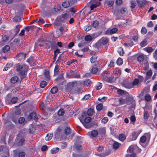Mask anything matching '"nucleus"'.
I'll return each instance as SVG.
<instances>
[{"label":"nucleus","mask_w":157,"mask_h":157,"mask_svg":"<svg viewBox=\"0 0 157 157\" xmlns=\"http://www.w3.org/2000/svg\"><path fill=\"white\" fill-rule=\"evenodd\" d=\"M117 31L116 28H113L110 29L108 30L106 32V34L108 35H111L116 33Z\"/></svg>","instance_id":"14"},{"label":"nucleus","mask_w":157,"mask_h":157,"mask_svg":"<svg viewBox=\"0 0 157 157\" xmlns=\"http://www.w3.org/2000/svg\"><path fill=\"white\" fill-rule=\"evenodd\" d=\"M145 99L147 101H148L151 99V97L149 94H146L145 96Z\"/></svg>","instance_id":"57"},{"label":"nucleus","mask_w":157,"mask_h":157,"mask_svg":"<svg viewBox=\"0 0 157 157\" xmlns=\"http://www.w3.org/2000/svg\"><path fill=\"white\" fill-rule=\"evenodd\" d=\"M59 149L58 147L53 148L51 150V152L52 154H55L59 151Z\"/></svg>","instance_id":"41"},{"label":"nucleus","mask_w":157,"mask_h":157,"mask_svg":"<svg viewBox=\"0 0 157 157\" xmlns=\"http://www.w3.org/2000/svg\"><path fill=\"white\" fill-rule=\"evenodd\" d=\"M141 32L143 34H145L147 32L146 28L145 27H143L142 28Z\"/></svg>","instance_id":"52"},{"label":"nucleus","mask_w":157,"mask_h":157,"mask_svg":"<svg viewBox=\"0 0 157 157\" xmlns=\"http://www.w3.org/2000/svg\"><path fill=\"white\" fill-rule=\"evenodd\" d=\"M126 139L125 136L124 134H121L119 135V140L122 141H123Z\"/></svg>","instance_id":"34"},{"label":"nucleus","mask_w":157,"mask_h":157,"mask_svg":"<svg viewBox=\"0 0 157 157\" xmlns=\"http://www.w3.org/2000/svg\"><path fill=\"white\" fill-rule=\"evenodd\" d=\"M54 135L56 139L61 140L66 138V136L65 135L63 132H62L61 131L60 129H58L57 131L55 133Z\"/></svg>","instance_id":"1"},{"label":"nucleus","mask_w":157,"mask_h":157,"mask_svg":"<svg viewBox=\"0 0 157 157\" xmlns=\"http://www.w3.org/2000/svg\"><path fill=\"white\" fill-rule=\"evenodd\" d=\"M103 108V105L102 104L100 103L97 105L96 106L97 109L98 111L101 110Z\"/></svg>","instance_id":"45"},{"label":"nucleus","mask_w":157,"mask_h":157,"mask_svg":"<svg viewBox=\"0 0 157 157\" xmlns=\"http://www.w3.org/2000/svg\"><path fill=\"white\" fill-rule=\"evenodd\" d=\"M92 37L90 35H87L85 36V40L86 41H89L91 40Z\"/></svg>","instance_id":"47"},{"label":"nucleus","mask_w":157,"mask_h":157,"mask_svg":"<svg viewBox=\"0 0 157 157\" xmlns=\"http://www.w3.org/2000/svg\"><path fill=\"white\" fill-rule=\"evenodd\" d=\"M118 52L120 56H122L124 53L123 48L120 47H119L118 49Z\"/></svg>","instance_id":"32"},{"label":"nucleus","mask_w":157,"mask_h":157,"mask_svg":"<svg viewBox=\"0 0 157 157\" xmlns=\"http://www.w3.org/2000/svg\"><path fill=\"white\" fill-rule=\"evenodd\" d=\"M136 1L138 4L139 6L141 7H142L144 5L146 4L147 2L145 0H136Z\"/></svg>","instance_id":"13"},{"label":"nucleus","mask_w":157,"mask_h":157,"mask_svg":"<svg viewBox=\"0 0 157 157\" xmlns=\"http://www.w3.org/2000/svg\"><path fill=\"white\" fill-rule=\"evenodd\" d=\"M47 85L46 82L44 81H42L40 83V87L41 88H44Z\"/></svg>","instance_id":"48"},{"label":"nucleus","mask_w":157,"mask_h":157,"mask_svg":"<svg viewBox=\"0 0 157 157\" xmlns=\"http://www.w3.org/2000/svg\"><path fill=\"white\" fill-rule=\"evenodd\" d=\"M87 115L85 111L82 112L81 113V117H79V119L82 123H83V119L86 117Z\"/></svg>","instance_id":"15"},{"label":"nucleus","mask_w":157,"mask_h":157,"mask_svg":"<svg viewBox=\"0 0 157 157\" xmlns=\"http://www.w3.org/2000/svg\"><path fill=\"white\" fill-rule=\"evenodd\" d=\"M44 75L45 76V79L48 80L49 78L50 75L49 72V71L47 70H45Z\"/></svg>","instance_id":"22"},{"label":"nucleus","mask_w":157,"mask_h":157,"mask_svg":"<svg viewBox=\"0 0 157 157\" xmlns=\"http://www.w3.org/2000/svg\"><path fill=\"white\" fill-rule=\"evenodd\" d=\"M54 10L56 12L61 11V7L59 5H57L55 6L54 8Z\"/></svg>","instance_id":"25"},{"label":"nucleus","mask_w":157,"mask_h":157,"mask_svg":"<svg viewBox=\"0 0 157 157\" xmlns=\"http://www.w3.org/2000/svg\"><path fill=\"white\" fill-rule=\"evenodd\" d=\"M58 89L57 87H53L51 90V92L52 94H54L56 93L58 91Z\"/></svg>","instance_id":"35"},{"label":"nucleus","mask_w":157,"mask_h":157,"mask_svg":"<svg viewBox=\"0 0 157 157\" xmlns=\"http://www.w3.org/2000/svg\"><path fill=\"white\" fill-rule=\"evenodd\" d=\"M13 20L15 22H18L21 21V18L19 16H16L13 18Z\"/></svg>","instance_id":"27"},{"label":"nucleus","mask_w":157,"mask_h":157,"mask_svg":"<svg viewBox=\"0 0 157 157\" xmlns=\"http://www.w3.org/2000/svg\"><path fill=\"white\" fill-rule=\"evenodd\" d=\"M102 87L101 83L98 82L97 85L95 86V88L97 90H99L101 89Z\"/></svg>","instance_id":"50"},{"label":"nucleus","mask_w":157,"mask_h":157,"mask_svg":"<svg viewBox=\"0 0 157 157\" xmlns=\"http://www.w3.org/2000/svg\"><path fill=\"white\" fill-rule=\"evenodd\" d=\"M18 80V78L17 76H13L10 79V82L12 84L16 83Z\"/></svg>","instance_id":"19"},{"label":"nucleus","mask_w":157,"mask_h":157,"mask_svg":"<svg viewBox=\"0 0 157 157\" xmlns=\"http://www.w3.org/2000/svg\"><path fill=\"white\" fill-rule=\"evenodd\" d=\"M136 154L133 153L132 154H128L126 155V157H136Z\"/></svg>","instance_id":"64"},{"label":"nucleus","mask_w":157,"mask_h":157,"mask_svg":"<svg viewBox=\"0 0 157 157\" xmlns=\"http://www.w3.org/2000/svg\"><path fill=\"white\" fill-rule=\"evenodd\" d=\"M98 133V131L96 130H93L91 132H89L88 134L90 135L91 138L96 137Z\"/></svg>","instance_id":"9"},{"label":"nucleus","mask_w":157,"mask_h":157,"mask_svg":"<svg viewBox=\"0 0 157 157\" xmlns=\"http://www.w3.org/2000/svg\"><path fill=\"white\" fill-rule=\"evenodd\" d=\"M144 55H140L137 57V60L139 62H142L144 59Z\"/></svg>","instance_id":"24"},{"label":"nucleus","mask_w":157,"mask_h":157,"mask_svg":"<svg viewBox=\"0 0 157 157\" xmlns=\"http://www.w3.org/2000/svg\"><path fill=\"white\" fill-rule=\"evenodd\" d=\"M10 49V47L8 45H6L2 49V51L4 52H7Z\"/></svg>","instance_id":"42"},{"label":"nucleus","mask_w":157,"mask_h":157,"mask_svg":"<svg viewBox=\"0 0 157 157\" xmlns=\"http://www.w3.org/2000/svg\"><path fill=\"white\" fill-rule=\"evenodd\" d=\"M28 119L29 120L33 119L35 121H37L38 120L37 117H36V114L35 113H30Z\"/></svg>","instance_id":"7"},{"label":"nucleus","mask_w":157,"mask_h":157,"mask_svg":"<svg viewBox=\"0 0 157 157\" xmlns=\"http://www.w3.org/2000/svg\"><path fill=\"white\" fill-rule=\"evenodd\" d=\"M64 113V110L63 109H60L58 112V115L59 116H63Z\"/></svg>","instance_id":"36"},{"label":"nucleus","mask_w":157,"mask_h":157,"mask_svg":"<svg viewBox=\"0 0 157 157\" xmlns=\"http://www.w3.org/2000/svg\"><path fill=\"white\" fill-rule=\"evenodd\" d=\"M16 142H18L19 145H23L25 141V140L22 137H18L16 139Z\"/></svg>","instance_id":"8"},{"label":"nucleus","mask_w":157,"mask_h":157,"mask_svg":"<svg viewBox=\"0 0 157 157\" xmlns=\"http://www.w3.org/2000/svg\"><path fill=\"white\" fill-rule=\"evenodd\" d=\"M70 4L68 2H64L62 4L63 7L67 8L70 6Z\"/></svg>","instance_id":"30"},{"label":"nucleus","mask_w":157,"mask_h":157,"mask_svg":"<svg viewBox=\"0 0 157 157\" xmlns=\"http://www.w3.org/2000/svg\"><path fill=\"white\" fill-rule=\"evenodd\" d=\"M133 98L132 97L128 96L126 97V98H125L126 103L128 104L129 102H130L132 100Z\"/></svg>","instance_id":"38"},{"label":"nucleus","mask_w":157,"mask_h":157,"mask_svg":"<svg viewBox=\"0 0 157 157\" xmlns=\"http://www.w3.org/2000/svg\"><path fill=\"white\" fill-rule=\"evenodd\" d=\"M71 132V130L69 127H67L64 129V134L66 136L70 134Z\"/></svg>","instance_id":"21"},{"label":"nucleus","mask_w":157,"mask_h":157,"mask_svg":"<svg viewBox=\"0 0 157 157\" xmlns=\"http://www.w3.org/2000/svg\"><path fill=\"white\" fill-rule=\"evenodd\" d=\"M94 110L93 109H88L86 114L88 116H92L94 113Z\"/></svg>","instance_id":"28"},{"label":"nucleus","mask_w":157,"mask_h":157,"mask_svg":"<svg viewBox=\"0 0 157 157\" xmlns=\"http://www.w3.org/2000/svg\"><path fill=\"white\" fill-rule=\"evenodd\" d=\"M98 71V68L96 67H94L92 68L91 72L93 74H96Z\"/></svg>","instance_id":"56"},{"label":"nucleus","mask_w":157,"mask_h":157,"mask_svg":"<svg viewBox=\"0 0 157 157\" xmlns=\"http://www.w3.org/2000/svg\"><path fill=\"white\" fill-rule=\"evenodd\" d=\"M119 102L121 105L126 103L125 99H124L122 98H119Z\"/></svg>","instance_id":"37"},{"label":"nucleus","mask_w":157,"mask_h":157,"mask_svg":"<svg viewBox=\"0 0 157 157\" xmlns=\"http://www.w3.org/2000/svg\"><path fill=\"white\" fill-rule=\"evenodd\" d=\"M17 97H14L12 98L11 100V102L12 104L16 103L17 101Z\"/></svg>","instance_id":"60"},{"label":"nucleus","mask_w":157,"mask_h":157,"mask_svg":"<svg viewBox=\"0 0 157 157\" xmlns=\"http://www.w3.org/2000/svg\"><path fill=\"white\" fill-rule=\"evenodd\" d=\"M106 132L105 129L104 128H102L99 129V134L101 135H105Z\"/></svg>","instance_id":"39"},{"label":"nucleus","mask_w":157,"mask_h":157,"mask_svg":"<svg viewBox=\"0 0 157 157\" xmlns=\"http://www.w3.org/2000/svg\"><path fill=\"white\" fill-rule=\"evenodd\" d=\"M27 62L31 66H34L36 65V61L32 57H30L27 60Z\"/></svg>","instance_id":"12"},{"label":"nucleus","mask_w":157,"mask_h":157,"mask_svg":"<svg viewBox=\"0 0 157 157\" xmlns=\"http://www.w3.org/2000/svg\"><path fill=\"white\" fill-rule=\"evenodd\" d=\"M133 45V43L132 42H131L129 43H124V45L125 47H132Z\"/></svg>","instance_id":"54"},{"label":"nucleus","mask_w":157,"mask_h":157,"mask_svg":"<svg viewBox=\"0 0 157 157\" xmlns=\"http://www.w3.org/2000/svg\"><path fill=\"white\" fill-rule=\"evenodd\" d=\"M108 121V119L107 117H105L103 118L101 121V122L102 123L105 124Z\"/></svg>","instance_id":"59"},{"label":"nucleus","mask_w":157,"mask_h":157,"mask_svg":"<svg viewBox=\"0 0 157 157\" xmlns=\"http://www.w3.org/2000/svg\"><path fill=\"white\" fill-rule=\"evenodd\" d=\"M130 4H131L130 7L133 9L135 8L136 6V2L135 1L131 0L130 1Z\"/></svg>","instance_id":"43"},{"label":"nucleus","mask_w":157,"mask_h":157,"mask_svg":"<svg viewBox=\"0 0 157 157\" xmlns=\"http://www.w3.org/2000/svg\"><path fill=\"white\" fill-rule=\"evenodd\" d=\"M147 140L146 136H142L140 139V141L142 143H144Z\"/></svg>","instance_id":"55"},{"label":"nucleus","mask_w":157,"mask_h":157,"mask_svg":"<svg viewBox=\"0 0 157 157\" xmlns=\"http://www.w3.org/2000/svg\"><path fill=\"white\" fill-rule=\"evenodd\" d=\"M123 63V59L121 58H119L117 61V63L118 65H121Z\"/></svg>","instance_id":"40"},{"label":"nucleus","mask_w":157,"mask_h":157,"mask_svg":"<svg viewBox=\"0 0 157 157\" xmlns=\"http://www.w3.org/2000/svg\"><path fill=\"white\" fill-rule=\"evenodd\" d=\"M113 148L115 149H117L120 145H121V144L117 142L113 141Z\"/></svg>","instance_id":"17"},{"label":"nucleus","mask_w":157,"mask_h":157,"mask_svg":"<svg viewBox=\"0 0 157 157\" xmlns=\"http://www.w3.org/2000/svg\"><path fill=\"white\" fill-rule=\"evenodd\" d=\"M91 121V118L90 117H86L84 119V120H83V123H82L85 127L86 128H88V127L87 126L86 124L85 123H88L90 122Z\"/></svg>","instance_id":"10"},{"label":"nucleus","mask_w":157,"mask_h":157,"mask_svg":"<svg viewBox=\"0 0 157 157\" xmlns=\"http://www.w3.org/2000/svg\"><path fill=\"white\" fill-rule=\"evenodd\" d=\"M141 132V131H139L132 132V138L130 141L136 140Z\"/></svg>","instance_id":"5"},{"label":"nucleus","mask_w":157,"mask_h":157,"mask_svg":"<svg viewBox=\"0 0 157 157\" xmlns=\"http://www.w3.org/2000/svg\"><path fill=\"white\" fill-rule=\"evenodd\" d=\"M91 29L90 26L86 25L84 27V30L86 31H88L90 30Z\"/></svg>","instance_id":"58"},{"label":"nucleus","mask_w":157,"mask_h":157,"mask_svg":"<svg viewBox=\"0 0 157 157\" xmlns=\"http://www.w3.org/2000/svg\"><path fill=\"white\" fill-rule=\"evenodd\" d=\"M134 150V147L132 146H130L128 149L127 151L130 153H132L133 151Z\"/></svg>","instance_id":"61"},{"label":"nucleus","mask_w":157,"mask_h":157,"mask_svg":"<svg viewBox=\"0 0 157 157\" xmlns=\"http://www.w3.org/2000/svg\"><path fill=\"white\" fill-rule=\"evenodd\" d=\"M69 18V15L67 13H64L62 15L61 20L63 21Z\"/></svg>","instance_id":"33"},{"label":"nucleus","mask_w":157,"mask_h":157,"mask_svg":"<svg viewBox=\"0 0 157 157\" xmlns=\"http://www.w3.org/2000/svg\"><path fill=\"white\" fill-rule=\"evenodd\" d=\"M139 80L138 79L136 78L134 81L132 83V88L134 87L135 86H136L138 84Z\"/></svg>","instance_id":"26"},{"label":"nucleus","mask_w":157,"mask_h":157,"mask_svg":"<svg viewBox=\"0 0 157 157\" xmlns=\"http://www.w3.org/2000/svg\"><path fill=\"white\" fill-rule=\"evenodd\" d=\"M146 75L145 77V78L146 79H150L152 75V72L151 70H150L147 71L146 72Z\"/></svg>","instance_id":"18"},{"label":"nucleus","mask_w":157,"mask_h":157,"mask_svg":"<svg viewBox=\"0 0 157 157\" xmlns=\"http://www.w3.org/2000/svg\"><path fill=\"white\" fill-rule=\"evenodd\" d=\"M108 41V40L107 38L103 37L97 43V45L98 46H99L101 44L105 45L107 43Z\"/></svg>","instance_id":"2"},{"label":"nucleus","mask_w":157,"mask_h":157,"mask_svg":"<svg viewBox=\"0 0 157 157\" xmlns=\"http://www.w3.org/2000/svg\"><path fill=\"white\" fill-rule=\"evenodd\" d=\"M103 79L107 82L110 83H113L115 81L114 78L112 76L106 77Z\"/></svg>","instance_id":"11"},{"label":"nucleus","mask_w":157,"mask_h":157,"mask_svg":"<svg viewBox=\"0 0 157 157\" xmlns=\"http://www.w3.org/2000/svg\"><path fill=\"white\" fill-rule=\"evenodd\" d=\"M122 86L128 89L132 88V83L128 81H124L121 83Z\"/></svg>","instance_id":"4"},{"label":"nucleus","mask_w":157,"mask_h":157,"mask_svg":"<svg viewBox=\"0 0 157 157\" xmlns=\"http://www.w3.org/2000/svg\"><path fill=\"white\" fill-rule=\"evenodd\" d=\"M98 57L97 56H94L90 58V60L91 63H96V65H98V63L97 62Z\"/></svg>","instance_id":"16"},{"label":"nucleus","mask_w":157,"mask_h":157,"mask_svg":"<svg viewBox=\"0 0 157 157\" xmlns=\"http://www.w3.org/2000/svg\"><path fill=\"white\" fill-rule=\"evenodd\" d=\"M45 44L46 48H49L50 47L52 48L54 47L56 44V43L53 41H47Z\"/></svg>","instance_id":"6"},{"label":"nucleus","mask_w":157,"mask_h":157,"mask_svg":"<svg viewBox=\"0 0 157 157\" xmlns=\"http://www.w3.org/2000/svg\"><path fill=\"white\" fill-rule=\"evenodd\" d=\"M25 120V119L24 117H21L19 118L18 120V122L19 124H21L23 123Z\"/></svg>","instance_id":"46"},{"label":"nucleus","mask_w":157,"mask_h":157,"mask_svg":"<svg viewBox=\"0 0 157 157\" xmlns=\"http://www.w3.org/2000/svg\"><path fill=\"white\" fill-rule=\"evenodd\" d=\"M114 1L113 0H110L108 2L107 5L109 6H112L114 4Z\"/></svg>","instance_id":"62"},{"label":"nucleus","mask_w":157,"mask_h":157,"mask_svg":"<svg viewBox=\"0 0 157 157\" xmlns=\"http://www.w3.org/2000/svg\"><path fill=\"white\" fill-rule=\"evenodd\" d=\"M59 67L58 64H56V66L54 69V74L55 75H57V73L59 72Z\"/></svg>","instance_id":"44"},{"label":"nucleus","mask_w":157,"mask_h":157,"mask_svg":"<svg viewBox=\"0 0 157 157\" xmlns=\"http://www.w3.org/2000/svg\"><path fill=\"white\" fill-rule=\"evenodd\" d=\"M26 54L23 52L19 53L16 56V59L19 61L25 59Z\"/></svg>","instance_id":"3"},{"label":"nucleus","mask_w":157,"mask_h":157,"mask_svg":"<svg viewBox=\"0 0 157 157\" xmlns=\"http://www.w3.org/2000/svg\"><path fill=\"white\" fill-rule=\"evenodd\" d=\"M25 153L24 152H21L19 153L18 154L19 157H25Z\"/></svg>","instance_id":"63"},{"label":"nucleus","mask_w":157,"mask_h":157,"mask_svg":"<svg viewBox=\"0 0 157 157\" xmlns=\"http://www.w3.org/2000/svg\"><path fill=\"white\" fill-rule=\"evenodd\" d=\"M28 67L27 66L25 65H23L20 71H24L27 72V71H28Z\"/></svg>","instance_id":"53"},{"label":"nucleus","mask_w":157,"mask_h":157,"mask_svg":"<svg viewBox=\"0 0 157 157\" xmlns=\"http://www.w3.org/2000/svg\"><path fill=\"white\" fill-rule=\"evenodd\" d=\"M100 4V3L99 2H96L95 4H92L90 6V10H93L94 8L99 6Z\"/></svg>","instance_id":"20"},{"label":"nucleus","mask_w":157,"mask_h":157,"mask_svg":"<svg viewBox=\"0 0 157 157\" xmlns=\"http://www.w3.org/2000/svg\"><path fill=\"white\" fill-rule=\"evenodd\" d=\"M144 50L149 53L153 51L151 47H146L144 49Z\"/></svg>","instance_id":"31"},{"label":"nucleus","mask_w":157,"mask_h":157,"mask_svg":"<svg viewBox=\"0 0 157 157\" xmlns=\"http://www.w3.org/2000/svg\"><path fill=\"white\" fill-rule=\"evenodd\" d=\"M104 149V147L102 145H100L97 148V150L99 152L103 151Z\"/></svg>","instance_id":"51"},{"label":"nucleus","mask_w":157,"mask_h":157,"mask_svg":"<svg viewBox=\"0 0 157 157\" xmlns=\"http://www.w3.org/2000/svg\"><path fill=\"white\" fill-rule=\"evenodd\" d=\"M147 44V41L144 40L142 41L140 44V45L141 47H144Z\"/></svg>","instance_id":"49"},{"label":"nucleus","mask_w":157,"mask_h":157,"mask_svg":"<svg viewBox=\"0 0 157 157\" xmlns=\"http://www.w3.org/2000/svg\"><path fill=\"white\" fill-rule=\"evenodd\" d=\"M143 108L144 110V119H147L149 117V114L148 112L145 110V107H143Z\"/></svg>","instance_id":"23"},{"label":"nucleus","mask_w":157,"mask_h":157,"mask_svg":"<svg viewBox=\"0 0 157 157\" xmlns=\"http://www.w3.org/2000/svg\"><path fill=\"white\" fill-rule=\"evenodd\" d=\"M52 134L48 133L47 134L45 138V139L46 141H49L52 139Z\"/></svg>","instance_id":"29"}]
</instances>
